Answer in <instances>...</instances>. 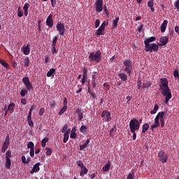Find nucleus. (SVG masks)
Returning <instances> with one entry per match:
<instances>
[{"mask_svg":"<svg viewBox=\"0 0 179 179\" xmlns=\"http://www.w3.org/2000/svg\"><path fill=\"white\" fill-rule=\"evenodd\" d=\"M45 150H46V156H51V155L52 154V149L48 147H46Z\"/></svg>","mask_w":179,"mask_h":179,"instance_id":"ea45409f","label":"nucleus"},{"mask_svg":"<svg viewBox=\"0 0 179 179\" xmlns=\"http://www.w3.org/2000/svg\"><path fill=\"white\" fill-rule=\"evenodd\" d=\"M48 142V138L45 137L41 141V146L42 148H45V145H47V143Z\"/></svg>","mask_w":179,"mask_h":179,"instance_id":"7c9ffc66","label":"nucleus"},{"mask_svg":"<svg viewBox=\"0 0 179 179\" xmlns=\"http://www.w3.org/2000/svg\"><path fill=\"white\" fill-rule=\"evenodd\" d=\"M41 163L38 162L35 164L32 168V170L30 171V174H34V173H38L40 171Z\"/></svg>","mask_w":179,"mask_h":179,"instance_id":"4468645a","label":"nucleus"},{"mask_svg":"<svg viewBox=\"0 0 179 179\" xmlns=\"http://www.w3.org/2000/svg\"><path fill=\"white\" fill-rule=\"evenodd\" d=\"M175 8H176V9H179V0H177L175 3Z\"/></svg>","mask_w":179,"mask_h":179,"instance_id":"774afa93","label":"nucleus"},{"mask_svg":"<svg viewBox=\"0 0 179 179\" xmlns=\"http://www.w3.org/2000/svg\"><path fill=\"white\" fill-rule=\"evenodd\" d=\"M26 87L29 90H33V85H31V83H28L27 84H25Z\"/></svg>","mask_w":179,"mask_h":179,"instance_id":"8fccbe9b","label":"nucleus"},{"mask_svg":"<svg viewBox=\"0 0 179 179\" xmlns=\"http://www.w3.org/2000/svg\"><path fill=\"white\" fill-rule=\"evenodd\" d=\"M57 41H58V37L55 36L52 40V47H57Z\"/></svg>","mask_w":179,"mask_h":179,"instance_id":"79ce46f5","label":"nucleus"},{"mask_svg":"<svg viewBox=\"0 0 179 179\" xmlns=\"http://www.w3.org/2000/svg\"><path fill=\"white\" fill-rule=\"evenodd\" d=\"M95 10L98 13L103 12V0L95 1Z\"/></svg>","mask_w":179,"mask_h":179,"instance_id":"9b49d317","label":"nucleus"},{"mask_svg":"<svg viewBox=\"0 0 179 179\" xmlns=\"http://www.w3.org/2000/svg\"><path fill=\"white\" fill-rule=\"evenodd\" d=\"M152 84L150 83H145L143 84V89H149Z\"/></svg>","mask_w":179,"mask_h":179,"instance_id":"a18cd8bd","label":"nucleus"},{"mask_svg":"<svg viewBox=\"0 0 179 179\" xmlns=\"http://www.w3.org/2000/svg\"><path fill=\"white\" fill-rule=\"evenodd\" d=\"M95 34L97 37H100V36H104V29L99 27V28L96 30Z\"/></svg>","mask_w":179,"mask_h":179,"instance_id":"4be33fe9","label":"nucleus"},{"mask_svg":"<svg viewBox=\"0 0 179 179\" xmlns=\"http://www.w3.org/2000/svg\"><path fill=\"white\" fill-rule=\"evenodd\" d=\"M80 131L82 132V134H86V132H87V127L82 125L80 128Z\"/></svg>","mask_w":179,"mask_h":179,"instance_id":"473e14b6","label":"nucleus"},{"mask_svg":"<svg viewBox=\"0 0 179 179\" xmlns=\"http://www.w3.org/2000/svg\"><path fill=\"white\" fill-rule=\"evenodd\" d=\"M160 43L159 45H166L167 43H169V37L168 36H162L159 38Z\"/></svg>","mask_w":179,"mask_h":179,"instance_id":"f3484780","label":"nucleus"},{"mask_svg":"<svg viewBox=\"0 0 179 179\" xmlns=\"http://www.w3.org/2000/svg\"><path fill=\"white\" fill-rule=\"evenodd\" d=\"M66 131H69V129H68V124H64L62 129V133L65 134Z\"/></svg>","mask_w":179,"mask_h":179,"instance_id":"4d7b16f0","label":"nucleus"},{"mask_svg":"<svg viewBox=\"0 0 179 179\" xmlns=\"http://www.w3.org/2000/svg\"><path fill=\"white\" fill-rule=\"evenodd\" d=\"M167 23H169V21H167V20H164L163 21V23L160 27L162 33H164V31H166V29L167 28Z\"/></svg>","mask_w":179,"mask_h":179,"instance_id":"6ab92c4d","label":"nucleus"},{"mask_svg":"<svg viewBox=\"0 0 179 179\" xmlns=\"http://www.w3.org/2000/svg\"><path fill=\"white\" fill-rule=\"evenodd\" d=\"M90 143V140L87 139L84 144L80 145V150H83V149L87 148V146L89 145Z\"/></svg>","mask_w":179,"mask_h":179,"instance_id":"cd10ccee","label":"nucleus"},{"mask_svg":"<svg viewBox=\"0 0 179 179\" xmlns=\"http://www.w3.org/2000/svg\"><path fill=\"white\" fill-rule=\"evenodd\" d=\"M26 87L29 90H33V85H31V83H28L27 84H25Z\"/></svg>","mask_w":179,"mask_h":179,"instance_id":"603ef678","label":"nucleus"},{"mask_svg":"<svg viewBox=\"0 0 179 179\" xmlns=\"http://www.w3.org/2000/svg\"><path fill=\"white\" fill-rule=\"evenodd\" d=\"M69 139V130L66 131L64 134V143H66L68 142V140Z\"/></svg>","mask_w":179,"mask_h":179,"instance_id":"bb28decb","label":"nucleus"},{"mask_svg":"<svg viewBox=\"0 0 179 179\" xmlns=\"http://www.w3.org/2000/svg\"><path fill=\"white\" fill-rule=\"evenodd\" d=\"M161 93L163 94V96H165V101L164 103L167 104L169 101L171 99V97H173L171 94V91L170 90V87H164L160 88Z\"/></svg>","mask_w":179,"mask_h":179,"instance_id":"7ed1b4c3","label":"nucleus"},{"mask_svg":"<svg viewBox=\"0 0 179 179\" xmlns=\"http://www.w3.org/2000/svg\"><path fill=\"white\" fill-rule=\"evenodd\" d=\"M56 29L59 31L60 36H65V25L62 23H59L56 25Z\"/></svg>","mask_w":179,"mask_h":179,"instance_id":"f8f14e48","label":"nucleus"},{"mask_svg":"<svg viewBox=\"0 0 179 179\" xmlns=\"http://www.w3.org/2000/svg\"><path fill=\"white\" fill-rule=\"evenodd\" d=\"M66 110H68V106H63V107L60 109L59 112V115H62V114H64V113H65Z\"/></svg>","mask_w":179,"mask_h":179,"instance_id":"e433bc0d","label":"nucleus"},{"mask_svg":"<svg viewBox=\"0 0 179 179\" xmlns=\"http://www.w3.org/2000/svg\"><path fill=\"white\" fill-rule=\"evenodd\" d=\"M159 161L162 163H167V160H169V155L166 153L163 150H160L158 153Z\"/></svg>","mask_w":179,"mask_h":179,"instance_id":"6e6552de","label":"nucleus"},{"mask_svg":"<svg viewBox=\"0 0 179 179\" xmlns=\"http://www.w3.org/2000/svg\"><path fill=\"white\" fill-rule=\"evenodd\" d=\"M134 178H135V173L134 172L129 173L127 178V179H134Z\"/></svg>","mask_w":179,"mask_h":179,"instance_id":"09e8293b","label":"nucleus"},{"mask_svg":"<svg viewBox=\"0 0 179 179\" xmlns=\"http://www.w3.org/2000/svg\"><path fill=\"white\" fill-rule=\"evenodd\" d=\"M123 69L125 73L131 75L134 72V66H132V62L130 59H125L123 62Z\"/></svg>","mask_w":179,"mask_h":179,"instance_id":"20e7f679","label":"nucleus"},{"mask_svg":"<svg viewBox=\"0 0 179 179\" xmlns=\"http://www.w3.org/2000/svg\"><path fill=\"white\" fill-rule=\"evenodd\" d=\"M76 164L78 166V167H80V169L85 167V165L83 164V162H82V160L77 161Z\"/></svg>","mask_w":179,"mask_h":179,"instance_id":"de8ad7c7","label":"nucleus"},{"mask_svg":"<svg viewBox=\"0 0 179 179\" xmlns=\"http://www.w3.org/2000/svg\"><path fill=\"white\" fill-rule=\"evenodd\" d=\"M154 3H153V0H150L148 2V6L149 8H152L153 7Z\"/></svg>","mask_w":179,"mask_h":179,"instance_id":"0e129e2a","label":"nucleus"},{"mask_svg":"<svg viewBox=\"0 0 179 179\" xmlns=\"http://www.w3.org/2000/svg\"><path fill=\"white\" fill-rule=\"evenodd\" d=\"M118 77L122 82H127V80H128V76L125 73H120Z\"/></svg>","mask_w":179,"mask_h":179,"instance_id":"a211bd4d","label":"nucleus"},{"mask_svg":"<svg viewBox=\"0 0 179 179\" xmlns=\"http://www.w3.org/2000/svg\"><path fill=\"white\" fill-rule=\"evenodd\" d=\"M27 94V91L26 90H22L21 92H20L21 97H24V96H26Z\"/></svg>","mask_w":179,"mask_h":179,"instance_id":"864d4df0","label":"nucleus"},{"mask_svg":"<svg viewBox=\"0 0 179 179\" xmlns=\"http://www.w3.org/2000/svg\"><path fill=\"white\" fill-rule=\"evenodd\" d=\"M120 20V17H116L115 20L113 21V27H118V21Z\"/></svg>","mask_w":179,"mask_h":179,"instance_id":"2f4dec72","label":"nucleus"},{"mask_svg":"<svg viewBox=\"0 0 179 179\" xmlns=\"http://www.w3.org/2000/svg\"><path fill=\"white\" fill-rule=\"evenodd\" d=\"M23 64L24 68H29L30 66V59H29V57H24L23 58Z\"/></svg>","mask_w":179,"mask_h":179,"instance_id":"aec40b11","label":"nucleus"},{"mask_svg":"<svg viewBox=\"0 0 179 179\" xmlns=\"http://www.w3.org/2000/svg\"><path fill=\"white\" fill-rule=\"evenodd\" d=\"M26 87L29 90H33V85H31V83H28L27 84H25Z\"/></svg>","mask_w":179,"mask_h":179,"instance_id":"3c124183","label":"nucleus"},{"mask_svg":"<svg viewBox=\"0 0 179 179\" xmlns=\"http://www.w3.org/2000/svg\"><path fill=\"white\" fill-rule=\"evenodd\" d=\"M22 52H24V55H29L30 54V45H27L24 47L22 49Z\"/></svg>","mask_w":179,"mask_h":179,"instance_id":"b1692460","label":"nucleus"},{"mask_svg":"<svg viewBox=\"0 0 179 179\" xmlns=\"http://www.w3.org/2000/svg\"><path fill=\"white\" fill-rule=\"evenodd\" d=\"M148 129H149V124L148 123H145L143 126H142V132L143 134H145Z\"/></svg>","mask_w":179,"mask_h":179,"instance_id":"c756f323","label":"nucleus"},{"mask_svg":"<svg viewBox=\"0 0 179 179\" xmlns=\"http://www.w3.org/2000/svg\"><path fill=\"white\" fill-rule=\"evenodd\" d=\"M29 5L28 3H25L23 7L24 10H29Z\"/></svg>","mask_w":179,"mask_h":179,"instance_id":"e2e57ef3","label":"nucleus"},{"mask_svg":"<svg viewBox=\"0 0 179 179\" xmlns=\"http://www.w3.org/2000/svg\"><path fill=\"white\" fill-rule=\"evenodd\" d=\"M50 106L51 108H55L57 107V102L55 101H51L50 102Z\"/></svg>","mask_w":179,"mask_h":179,"instance_id":"c03bdc74","label":"nucleus"},{"mask_svg":"<svg viewBox=\"0 0 179 179\" xmlns=\"http://www.w3.org/2000/svg\"><path fill=\"white\" fill-rule=\"evenodd\" d=\"M54 75H55V69L52 68L48 71L46 76L48 78H51V76L54 77Z\"/></svg>","mask_w":179,"mask_h":179,"instance_id":"393cba45","label":"nucleus"},{"mask_svg":"<svg viewBox=\"0 0 179 179\" xmlns=\"http://www.w3.org/2000/svg\"><path fill=\"white\" fill-rule=\"evenodd\" d=\"M129 128L130 131H139V128H141V122L136 118H134L129 122Z\"/></svg>","mask_w":179,"mask_h":179,"instance_id":"0eeeda50","label":"nucleus"},{"mask_svg":"<svg viewBox=\"0 0 179 179\" xmlns=\"http://www.w3.org/2000/svg\"><path fill=\"white\" fill-rule=\"evenodd\" d=\"M3 145H6L7 146H9V145H10V140L9 138V135H7V136L6 137Z\"/></svg>","mask_w":179,"mask_h":179,"instance_id":"72a5a7b5","label":"nucleus"},{"mask_svg":"<svg viewBox=\"0 0 179 179\" xmlns=\"http://www.w3.org/2000/svg\"><path fill=\"white\" fill-rule=\"evenodd\" d=\"M161 93L163 94V96H165V101L164 103L167 104L169 101L171 99V97H173L171 94V91L170 90V87H164L160 88Z\"/></svg>","mask_w":179,"mask_h":179,"instance_id":"f03ea898","label":"nucleus"},{"mask_svg":"<svg viewBox=\"0 0 179 179\" xmlns=\"http://www.w3.org/2000/svg\"><path fill=\"white\" fill-rule=\"evenodd\" d=\"M27 122H28V125H29L31 128H33V127H34V122H33V120H31V117H27Z\"/></svg>","mask_w":179,"mask_h":179,"instance_id":"c9c22d12","label":"nucleus"},{"mask_svg":"<svg viewBox=\"0 0 179 179\" xmlns=\"http://www.w3.org/2000/svg\"><path fill=\"white\" fill-rule=\"evenodd\" d=\"M110 167H111V162H108V163L103 166L102 170L103 171H108V170H110Z\"/></svg>","mask_w":179,"mask_h":179,"instance_id":"c85d7f7f","label":"nucleus"},{"mask_svg":"<svg viewBox=\"0 0 179 179\" xmlns=\"http://www.w3.org/2000/svg\"><path fill=\"white\" fill-rule=\"evenodd\" d=\"M159 87H169V80L167 78H161L159 79Z\"/></svg>","mask_w":179,"mask_h":179,"instance_id":"ddd939ff","label":"nucleus"},{"mask_svg":"<svg viewBox=\"0 0 179 179\" xmlns=\"http://www.w3.org/2000/svg\"><path fill=\"white\" fill-rule=\"evenodd\" d=\"M27 148L30 150L34 149V143L32 141H30L27 145Z\"/></svg>","mask_w":179,"mask_h":179,"instance_id":"37998d69","label":"nucleus"},{"mask_svg":"<svg viewBox=\"0 0 179 179\" xmlns=\"http://www.w3.org/2000/svg\"><path fill=\"white\" fill-rule=\"evenodd\" d=\"M46 24L49 27H52L54 26V21L52 20V15H50L46 20Z\"/></svg>","mask_w":179,"mask_h":179,"instance_id":"dca6fc26","label":"nucleus"},{"mask_svg":"<svg viewBox=\"0 0 179 179\" xmlns=\"http://www.w3.org/2000/svg\"><path fill=\"white\" fill-rule=\"evenodd\" d=\"M17 16L18 17H22L23 16V11H22V10H20V7L18 8L17 9Z\"/></svg>","mask_w":179,"mask_h":179,"instance_id":"5fc2aeb1","label":"nucleus"},{"mask_svg":"<svg viewBox=\"0 0 179 179\" xmlns=\"http://www.w3.org/2000/svg\"><path fill=\"white\" fill-rule=\"evenodd\" d=\"M58 52V50L56 48V46H52V54H57Z\"/></svg>","mask_w":179,"mask_h":179,"instance_id":"680f3d73","label":"nucleus"},{"mask_svg":"<svg viewBox=\"0 0 179 179\" xmlns=\"http://www.w3.org/2000/svg\"><path fill=\"white\" fill-rule=\"evenodd\" d=\"M88 59L95 62H100L101 61V52L96 50V52H90L88 57Z\"/></svg>","mask_w":179,"mask_h":179,"instance_id":"423d86ee","label":"nucleus"},{"mask_svg":"<svg viewBox=\"0 0 179 179\" xmlns=\"http://www.w3.org/2000/svg\"><path fill=\"white\" fill-rule=\"evenodd\" d=\"M145 52H157L159 51V45L157 44L152 43H144Z\"/></svg>","mask_w":179,"mask_h":179,"instance_id":"39448f33","label":"nucleus"},{"mask_svg":"<svg viewBox=\"0 0 179 179\" xmlns=\"http://www.w3.org/2000/svg\"><path fill=\"white\" fill-rule=\"evenodd\" d=\"M22 82L24 85H27V83H30V78H29V77H24L22 78Z\"/></svg>","mask_w":179,"mask_h":179,"instance_id":"a19ab883","label":"nucleus"},{"mask_svg":"<svg viewBox=\"0 0 179 179\" xmlns=\"http://www.w3.org/2000/svg\"><path fill=\"white\" fill-rule=\"evenodd\" d=\"M173 76L174 78H179V73L178 70H175L173 72Z\"/></svg>","mask_w":179,"mask_h":179,"instance_id":"338daca9","label":"nucleus"},{"mask_svg":"<svg viewBox=\"0 0 179 179\" xmlns=\"http://www.w3.org/2000/svg\"><path fill=\"white\" fill-rule=\"evenodd\" d=\"M159 110V105L155 104L152 110H150V114H156Z\"/></svg>","mask_w":179,"mask_h":179,"instance_id":"4c0bfd02","label":"nucleus"},{"mask_svg":"<svg viewBox=\"0 0 179 179\" xmlns=\"http://www.w3.org/2000/svg\"><path fill=\"white\" fill-rule=\"evenodd\" d=\"M114 134H115V127H113L110 131V136H114Z\"/></svg>","mask_w":179,"mask_h":179,"instance_id":"13d9d810","label":"nucleus"},{"mask_svg":"<svg viewBox=\"0 0 179 179\" xmlns=\"http://www.w3.org/2000/svg\"><path fill=\"white\" fill-rule=\"evenodd\" d=\"M87 173H89V170L87 169V168H86V166H83V168H81L80 176V177H85V175L87 174Z\"/></svg>","mask_w":179,"mask_h":179,"instance_id":"412c9836","label":"nucleus"},{"mask_svg":"<svg viewBox=\"0 0 179 179\" xmlns=\"http://www.w3.org/2000/svg\"><path fill=\"white\" fill-rule=\"evenodd\" d=\"M70 138L71 139H75V138H76V133L71 131V135H70Z\"/></svg>","mask_w":179,"mask_h":179,"instance_id":"69168bd1","label":"nucleus"},{"mask_svg":"<svg viewBox=\"0 0 179 179\" xmlns=\"http://www.w3.org/2000/svg\"><path fill=\"white\" fill-rule=\"evenodd\" d=\"M166 114L165 111L159 112L155 118V123L151 125V130L154 131L155 128H159L160 127V122L162 121H166Z\"/></svg>","mask_w":179,"mask_h":179,"instance_id":"f257e3e1","label":"nucleus"},{"mask_svg":"<svg viewBox=\"0 0 179 179\" xmlns=\"http://www.w3.org/2000/svg\"><path fill=\"white\" fill-rule=\"evenodd\" d=\"M153 41H156V37L151 36L144 41V44H150V43H153Z\"/></svg>","mask_w":179,"mask_h":179,"instance_id":"a878e982","label":"nucleus"},{"mask_svg":"<svg viewBox=\"0 0 179 179\" xmlns=\"http://www.w3.org/2000/svg\"><path fill=\"white\" fill-rule=\"evenodd\" d=\"M101 116L104 122H110V121L113 120V117H111V113L108 110H103Z\"/></svg>","mask_w":179,"mask_h":179,"instance_id":"1a4fd4ad","label":"nucleus"},{"mask_svg":"<svg viewBox=\"0 0 179 179\" xmlns=\"http://www.w3.org/2000/svg\"><path fill=\"white\" fill-rule=\"evenodd\" d=\"M76 113L78 116V120L82 121L83 120V110L82 109L77 108L76 109Z\"/></svg>","mask_w":179,"mask_h":179,"instance_id":"2eb2a0df","label":"nucleus"},{"mask_svg":"<svg viewBox=\"0 0 179 179\" xmlns=\"http://www.w3.org/2000/svg\"><path fill=\"white\" fill-rule=\"evenodd\" d=\"M130 132H131V134H133V136H132V138H133V141H136V131H130Z\"/></svg>","mask_w":179,"mask_h":179,"instance_id":"6e6d98bb","label":"nucleus"},{"mask_svg":"<svg viewBox=\"0 0 179 179\" xmlns=\"http://www.w3.org/2000/svg\"><path fill=\"white\" fill-rule=\"evenodd\" d=\"M12 157V152H10V150H8L6 152V167L9 169H10V166L12 164V162H10V158Z\"/></svg>","mask_w":179,"mask_h":179,"instance_id":"9d476101","label":"nucleus"},{"mask_svg":"<svg viewBox=\"0 0 179 179\" xmlns=\"http://www.w3.org/2000/svg\"><path fill=\"white\" fill-rule=\"evenodd\" d=\"M99 78V73L97 72H93L92 75V80H97Z\"/></svg>","mask_w":179,"mask_h":179,"instance_id":"58836bf2","label":"nucleus"},{"mask_svg":"<svg viewBox=\"0 0 179 179\" xmlns=\"http://www.w3.org/2000/svg\"><path fill=\"white\" fill-rule=\"evenodd\" d=\"M96 82H97V80H91V83H92L91 86L94 89H96Z\"/></svg>","mask_w":179,"mask_h":179,"instance_id":"bf43d9fd","label":"nucleus"},{"mask_svg":"<svg viewBox=\"0 0 179 179\" xmlns=\"http://www.w3.org/2000/svg\"><path fill=\"white\" fill-rule=\"evenodd\" d=\"M7 111L10 113V114H12L15 111V103H11L8 105Z\"/></svg>","mask_w":179,"mask_h":179,"instance_id":"5701e85b","label":"nucleus"},{"mask_svg":"<svg viewBox=\"0 0 179 179\" xmlns=\"http://www.w3.org/2000/svg\"><path fill=\"white\" fill-rule=\"evenodd\" d=\"M8 148H9V145H6L5 144H3L2 148H1L2 153H5V152H6V150H8Z\"/></svg>","mask_w":179,"mask_h":179,"instance_id":"49530a36","label":"nucleus"},{"mask_svg":"<svg viewBox=\"0 0 179 179\" xmlns=\"http://www.w3.org/2000/svg\"><path fill=\"white\" fill-rule=\"evenodd\" d=\"M0 64L2 66H4L6 69H9V65L4 60L0 59Z\"/></svg>","mask_w":179,"mask_h":179,"instance_id":"f704fd0d","label":"nucleus"},{"mask_svg":"<svg viewBox=\"0 0 179 179\" xmlns=\"http://www.w3.org/2000/svg\"><path fill=\"white\" fill-rule=\"evenodd\" d=\"M83 76H87V68L86 67L83 68Z\"/></svg>","mask_w":179,"mask_h":179,"instance_id":"052dcab7","label":"nucleus"}]
</instances>
